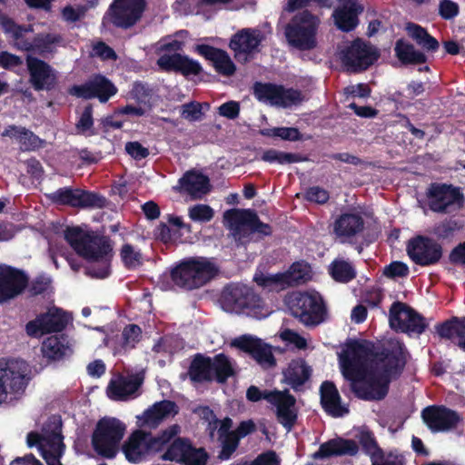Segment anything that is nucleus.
<instances>
[{"label": "nucleus", "mask_w": 465, "mask_h": 465, "mask_svg": "<svg viewBox=\"0 0 465 465\" xmlns=\"http://www.w3.org/2000/svg\"><path fill=\"white\" fill-rule=\"evenodd\" d=\"M410 358L405 343L398 338L388 339L378 347L368 340H350L341 359L342 374L345 379H351L369 370L381 371L389 363L393 365V359L399 361L400 369H405Z\"/></svg>", "instance_id": "1"}, {"label": "nucleus", "mask_w": 465, "mask_h": 465, "mask_svg": "<svg viewBox=\"0 0 465 465\" xmlns=\"http://www.w3.org/2000/svg\"><path fill=\"white\" fill-rule=\"evenodd\" d=\"M64 239L79 256L90 262L87 274L98 279L110 275L113 244L108 236L73 226L64 230Z\"/></svg>", "instance_id": "2"}, {"label": "nucleus", "mask_w": 465, "mask_h": 465, "mask_svg": "<svg viewBox=\"0 0 465 465\" xmlns=\"http://www.w3.org/2000/svg\"><path fill=\"white\" fill-rule=\"evenodd\" d=\"M394 360L393 366L389 363L383 371L369 370V371L362 372L361 375L357 374L351 379H347L351 381V390L355 396L361 400L370 401L383 400L389 392L390 383L398 380L405 370L400 369L399 361Z\"/></svg>", "instance_id": "3"}, {"label": "nucleus", "mask_w": 465, "mask_h": 465, "mask_svg": "<svg viewBox=\"0 0 465 465\" xmlns=\"http://www.w3.org/2000/svg\"><path fill=\"white\" fill-rule=\"evenodd\" d=\"M219 272L215 258L193 256L182 260L171 271V279L176 286L193 291L210 282Z\"/></svg>", "instance_id": "4"}, {"label": "nucleus", "mask_w": 465, "mask_h": 465, "mask_svg": "<svg viewBox=\"0 0 465 465\" xmlns=\"http://www.w3.org/2000/svg\"><path fill=\"white\" fill-rule=\"evenodd\" d=\"M220 303L223 311L263 319L270 314L263 299L244 284L230 283L222 291Z\"/></svg>", "instance_id": "5"}, {"label": "nucleus", "mask_w": 465, "mask_h": 465, "mask_svg": "<svg viewBox=\"0 0 465 465\" xmlns=\"http://www.w3.org/2000/svg\"><path fill=\"white\" fill-rule=\"evenodd\" d=\"M188 375L193 382L203 383L215 381L225 383L235 375L230 358L224 353L209 357L197 353L194 355L188 369Z\"/></svg>", "instance_id": "6"}, {"label": "nucleus", "mask_w": 465, "mask_h": 465, "mask_svg": "<svg viewBox=\"0 0 465 465\" xmlns=\"http://www.w3.org/2000/svg\"><path fill=\"white\" fill-rule=\"evenodd\" d=\"M223 223L240 244L248 242L252 233L262 236L272 234V226L262 223L252 209L232 208L227 210L223 213Z\"/></svg>", "instance_id": "7"}, {"label": "nucleus", "mask_w": 465, "mask_h": 465, "mask_svg": "<svg viewBox=\"0 0 465 465\" xmlns=\"http://www.w3.org/2000/svg\"><path fill=\"white\" fill-rule=\"evenodd\" d=\"M320 23L319 16L308 9L297 13L285 25L287 42L300 51L314 49L317 45L316 35Z\"/></svg>", "instance_id": "8"}, {"label": "nucleus", "mask_w": 465, "mask_h": 465, "mask_svg": "<svg viewBox=\"0 0 465 465\" xmlns=\"http://www.w3.org/2000/svg\"><path fill=\"white\" fill-rule=\"evenodd\" d=\"M125 430V425L116 418L101 419L91 437L94 452L104 459H114L119 452Z\"/></svg>", "instance_id": "9"}, {"label": "nucleus", "mask_w": 465, "mask_h": 465, "mask_svg": "<svg viewBox=\"0 0 465 465\" xmlns=\"http://www.w3.org/2000/svg\"><path fill=\"white\" fill-rule=\"evenodd\" d=\"M28 365L21 359H0V405L16 400L27 385Z\"/></svg>", "instance_id": "10"}, {"label": "nucleus", "mask_w": 465, "mask_h": 465, "mask_svg": "<svg viewBox=\"0 0 465 465\" xmlns=\"http://www.w3.org/2000/svg\"><path fill=\"white\" fill-rule=\"evenodd\" d=\"M286 304L291 314L307 326H315L323 321L325 306L318 293L294 292L287 296Z\"/></svg>", "instance_id": "11"}, {"label": "nucleus", "mask_w": 465, "mask_h": 465, "mask_svg": "<svg viewBox=\"0 0 465 465\" xmlns=\"http://www.w3.org/2000/svg\"><path fill=\"white\" fill-rule=\"evenodd\" d=\"M147 8V0H113L103 16L104 25L129 29L143 17Z\"/></svg>", "instance_id": "12"}, {"label": "nucleus", "mask_w": 465, "mask_h": 465, "mask_svg": "<svg viewBox=\"0 0 465 465\" xmlns=\"http://www.w3.org/2000/svg\"><path fill=\"white\" fill-rule=\"evenodd\" d=\"M389 322L392 330L410 337H419L429 327V322L422 314L399 301L394 302L390 308Z\"/></svg>", "instance_id": "13"}, {"label": "nucleus", "mask_w": 465, "mask_h": 465, "mask_svg": "<svg viewBox=\"0 0 465 465\" xmlns=\"http://www.w3.org/2000/svg\"><path fill=\"white\" fill-rule=\"evenodd\" d=\"M428 206L437 213H449L463 206L464 195L460 187L443 183H431L426 192Z\"/></svg>", "instance_id": "14"}, {"label": "nucleus", "mask_w": 465, "mask_h": 465, "mask_svg": "<svg viewBox=\"0 0 465 465\" xmlns=\"http://www.w3.org/2000/svg\"><path fill=\"white\" fill-rule=\"evenodd\" d=\"M380 57L379 51L361 38L354 39L341 51V60L347 71L353 74L366 71Z\"/></svg>", "instance_id": "15"}, {"label": "nucleus", "mask_w": 465, "mask_h": 465, "mask_svg": "<svg viewBox=\"0 0 465 465\" xmlns=\"http://www.w3.org/2000/svg\"><path fill=\"white\" fill-rule=\"evenodd\" d=\"M253 94L260 102L282 108L297 105L303 101L300 90L272 83L256 82L253 84Z\"/></svg>", "instance_id": "16"}, {"label": "nucleus", "mask_w": 465, "mask_h": 465, "mask_svg": "<svg viewBox=\"0 0 465 465\" xmlns=\"http://www.w3.org/2000/svg\"><path fill=\"white\" fill-rule=\"evenodd\" d=\"M54 204L74 208H103L106 199L101 194L78 188L62 187L46 194Z\"/></svg>", "instance_id": "17"}, {"label": "nucleus", "mask_w": 465, "mask_h": 465, "mask_svg": "<svg viewBox=\"0 0 465 465\" xmlns=\"http://www.w3.org/2000/svg\"><path fill=\"white\" fill-rule=\"evenodd\" d=\"M406 251L410 259L422 267L437 264L443 255L441 244L424 235H417L409 240Z\"/></svg>", "instance_id": "18"}, {"label": "nucleus", "mask_w": 465, "mask_h": 465, "mask_svg": "<svg viewBox=\"0 0 465 465\" xmlns=\"http://www.w3.org/2000/svg\"><path fill=\"white\" fill-rule=\"evenodd\" d=\"M144 378L143 371L128 375L118 373L110 380L107 385V397L113 401H121L136 399L142 394L141 387Z\"/></svg>", "instance_id": "19"}, {"label": "nucleus", "mask_w": 465, "mask_h": 465, "mask_svg": "<svg viewBox=\"0 0 465 465\" xmlns=\"http://www.w3.org/2000/svg\"><path fill=\"white\" fill-rule=\"evenodd\" d=\"M421 419L432 433L456 429L462 420L460 413L445 405H430L421 411Z\"/></svg>", "instance_id": "20"}, {"label": "nucleus", "mask_w": 465, "mask_h": 465, "mask_svg": "<svg viewBox=\"0 0 465 465\" xmlns=\"http://www.w3.org/2000/svg\"><path fill=\"white\" fill-rule=\"evenodd\" d=\"M116 93L117 87L114 83L101 74H95L85 83L69 89L71 95L85 100L97 98L101 103L108 102Z\"/></svg>", "instance_id": "21"}, {"label": "nucleus", "mask_w": 465, "mask_h": 465, "mask_svg": "<svg viewBox=\"0 0 465 465\" xmlns=\"http://www.w3.org/2000/svg\"><path fill=\"white\" fill-rule=\"evenodd\" d=\"M69 317L61 309L53 308L38 314L35 319L25 324V332L29 337L37 338L44 334L62 331L67 326Z\"/></svg>", "instance_id": "22"}, {"label": "nucleus", "mask_w": 465, "mask_h": 465, "mask_svg": "<svg viewBox=\"0 0 465 465\" xmlns=\"http://www.w3.org/2000/svg\"><path fill=\"white\" fill-rule=\"evenodd\" d=\"M28 286V275L10 265H0V303H5L21 295Z\"/></svg>", "instance_id": "23"}, {"label": "nucleus", "mask_w": 465, "mask_h": 465, "mask_svg": "<svg viewBox=\"0 0 465 465\" xmlns=\"http://www.w3.org/2000/svg\"><path fill=\"white\" fill-rule=\"evenodd\" d=\"M264 34L258 28H242L232 35L229 47L234 52V57L241 62L249 61V55L259 52V46L264 41Z\"/></svg>", "instance_id": "24"}, {"label": "nucleus", "mask_w": 465, "mask_h": 465, "mask_svg": "<svg viewBox=\"0 0 465 465\" xmlns=\"http://www.w3.org/2000/svg\"><path fill=\"white\" fill-rule=\"evenodd\" d=\"M365 226L362 215L358 212H344L336 217L331 224L332 234L340 243H352Z\"/></svg>", "instance_id": "25"}, {"label": "nucleus", "mask_w": 465, "mask_h": 465, "mask_svg": "<svg viewBox=\"0 0 465 465\" xmlns=\"http://www.w3.org/2000/svg\"><path fill=\"white\" fill-rule=\"evenodd\" d=\"M26 66L29 73V82L35 91H51L55 88L57 76L52 66L44 60L26 56Z\"/></svg>", "instance_id": "26"}, {"label": "nucleus", "mask_w": 465, "mask_h": 465, "mask_svg": "<svg viewBox=\"0 0 465 465\" xmlns=\"http://www.w3.org/2000/svg\"><path fill=\"white\" fill-rule=\"evenodd\" d=\"M233 344L241 351L248 353L263 369L268 370L276 365V359L272 347L261 339L251 336H241Z\"/></svg>", "instance_id": "27"}, {"label": "nucleus", "mask_w": 465, "mask_h": 465, "mask_svg": "<svg viewBox=\"0 0 465 465\" xmlns=\"http://www.w3.org/2000/svg\"><path fill=\"white\" fill-rule=\"evenodd\" d=\"M272 396L271 404L275 407V415L278 422L287 430L291 431L298 420L296 399L288 390L275 391Z\"/></svg>", "instance_id": "28"}, {"label": "nucleus", "mask_w": 465, "mask_h": 465, "mask_svg": "<svg viewBox=\"0 0 465 465\" xmlns=\"http://www.w3.org/2000/svg\"><path fill=\"white\" fill-rule=\"evenodd\" d=\"M157 64L163 72H174L184 77L199 75L203 72L198 61L181 54H163L158 58Z\"/></svg>", "instance_id": "29"}, {"label": "nucleus", "mask_w": 465, "mask_h": 465, "mask_svg": "<svg viewBox=\"0 0 465 465\" xmlns=\"http://www.w3.org/2000/svg\"><path fill=\"white\" fill-rule=\"evenodd\" d=\"M0 22L4 32L9 35L16 49L31 52L34 47V36H29L34 32L32 25H18L6 15H2Z\"/></svg>", "instance_id": "30"}, {"label": "nucleus", "mask_w": 465, "mask_h": 465, "mask_svg": "<svg viewBox=\"0 0 465 465\" xmlns=\"http://www.w3.org/2000/svg\"><path fill=\"white\" fill-rule=\"evenodd\" d=\"M358 452L359 445L355 440L336 437L322 443L312 457L315 460H323L331 457L355 456Z\"/></svg>", "instance_id": "31"}, {"label": "nucleus", "mask_w": 465, "mask_h": 465, "mask_svg": "<svg viewBox=\"0 0 465 465\" xmlns=\"http://www.w3.org/2000/svg\"><path fill=\"white\" fill-rule=\"evenodd\" d=\"M179 412V407L175 401L163 400L153 403L146 409L143 415L138 418L140 426H148L156 428L163 420L169 417H174Z\"/></svg>", "instance_id": "32"}, {"label": "nucleus", "mask_w": 465, "mask_h": 465, "mask_svg": "<svg viewBox=\"0 0 465 465\" xmlns=\"http://www.w3.org/2000/svg\"><path fill=\"white\" fill-rule=\"evenodd\" d=\"M363 12V6L356 0H348L341 6L337 7L332 17L338 29L344 33L353 31L359 25V15Z\"/></svg>", "instance_id": "33"}, {"label": "nucleus", "mask_w": 465, "mask_h": 465, "mask_svg": "<svg viewBox=\"0 0 465 465\" xmlns=\"http://www.w3.org/2000/svg\"><path fill=\"white\" fill-rule=\"evenodd\" d=\"M196 51L213 63L217 73L226 76H231L235 73L236 66L226 51L203 44L198 45Z\"/></svg>", "instance_id": "34"}, {"label": "nucleus", "mask_w": 465, "mask_h": 465, "mask_svg": "<svg viewBox=\"0 0 465 465\" xmlns=\"http://www.w3.org/2000/svg\"><path fill=\"white\" fill-rule=\"evenodd\" d=\"M320 394L322 409L331 417H342L349 413V409L341 405V398L332 381H323L320 387Z\"/></svg>", "instance_id": "35"}, {"label": "nucleus", "mask_w": 465, "mask_h": 465, "mask_svg": "<svg viewBox=\"0 0 465 465\" xmlns=\"http://www.w3.org/2000/svg\"><path fill=\"white\" fill-rule=\"evenodd\" d=\"M41 351L48 361H59L71 356L73 349L67 335L56 334L47 337L43 341Z\"/></svg>", "instance_id": "36"}, {"label": "nucleus", "mask_w": 465, "mask_h": 465, "mask_svg": "<svg viewBox=\"0 0 465 465\" xmlns=\"http://www.w3.org/2000/svg\"><path fill=\"white\" fill-rule=\"evenodd\" d=\"M145 440V432L141 430L134 431L129 436L122 447V450L128 461L139 463L146 459L148 452Z\"/></svg>", "instance_id": "37"}, {"label": "nucleus", "mask_w": 465, "mask_h": 465, "mask_svg": "<svg viewBox=\"0 0 465 465\" xmlns=\"http://www.w3.org/2000/svg\"><path fill=\"white\" fill-rule=\"evenodd\" d=\"M181 188L193 197L207 193L210 190V180L208 176L195 171L186 172L179 179Z\"/></svg>", "instance_id": "38"}, {"label": "nucleus", "mask_w": 465, "mask_h": 465, "mask_svg": "<svg viewBox=\"0 0 465 465\" xmlns=\"http://www.w3.org/2000/svg\"><path fill=\"white\" fill-rule=\"evenodd\" d=\"M395 56L404 65H417L427 62V56L424 53L415 49L414 45L403 38L396 41L394 45Z\"/></svg>", "instance_id": "39"}, {"label": "nucleus", "mask_w": 465, "mask_h": 465, "mask_svg": "<svg viewBox=\"0 0 465 465\" xmlns=\"http://www.w3.org/2000/svg\"><path fill=\"white\" fill-rule=\"evenodd\" d=\"M180 432V427L177 424L169 426L162 430L158 435L153 436L150 432H145L146 448L148 456L166 450L168 443Z\"/></svg>", "instance_id": "40"}, {"label": "nucleus", "mask_w": 465, "mask_h": 465, "mask_svg": "<svg viewBox=\"0 0 465 465\" xmlns=\"http://www.w3.org/2000/svg\"><path fill=\"white\" fill-rule=\"evenodd\" d=\"M406 30L409 36L424 50L434 53L439 49V41L430 35L427 29L421 25L414 23H408Z\"/></svg>", "instance_id": "41"}, {"label": "nucleus", "mask_w": 465, "mask_h": 465, "mask_svg": "<svg viewBox=\"0 0 465 465\" xmlns=\"http://www.w3.org/2000/svg\"><path fill=\"white\" fill-rule=\"evenodd\" d=\"M63 36L60 34L39 33L34 35V47L31 52H35L41 56L56 52V47L62 44Z\"/></svg>", "instance_id": "42"}, {"label": "nucleus", "mask_w": 465, "mask_h": 465, "mask_svg": "<svg viewBox=\"0 0 465 465\" xmlns=\"http://www.w3.org/2000/svg\"><path fill=\"white\" fill-rule=\"evenodd\" d=\"M356 440L363 453L370 457L371 461L382 457L383 450L380 447L374 433L369 428H361L356 434Z\"/></svg>", "instance_id": "43"}, {"label": "nucleus", "mask_w": 465, "mask_h": 465, "mask_svg": "<svg viewBox=\"0 0 465 465\" xmlns=\"http://www.w3.org/2000/svg\"><path fill=\"white\" fill-rule=\"evenodd\" d=\"M191 444L192 441L188 438L174 437L161 455V460L174 461L181 465Z\"/></svg>", "instance_id": "44"}, {"label": "nucleus", "mask_w": 465, "mask_h": 465, "mask_svg": "<svg viewBox=\"0 0 465 465\" xmlns=\"http://www.w3.org/2000/svg\"><path fill=\"white\" fill-rule=\"evenodd\" d=\"M64 448L62 434L52 432L48 440V449L43 450L41 455L47 465H63L60 459Z\"/></svg>", "instance_id": "45"}, {"label": "nucleus", "mask_w": 465, "mask_h": 465, "mask_svg": "<svg viewBox=\"0 0 465 465\" xmlns=\"http://www.w3.org/2000/svg\"><path fill=\"white\" fill-rule=\"evenodd\" d=\"M436 331L445 339L458 337L460 341L465 339V317H452L442 323L436 325Z\"/></svg>", "instance_id": "46"}, {"label": "nucleus", "mask_w": 465, "mask_h": 465, "mask_svg": "<svg viewBox=\"0 0 465 465\" xmlns=\"http://www.w3.org/2000/svg\"><path fill=\"white\" fill-rule=\"evenodd\" d=\"M331 277L337 282L347 283L356 278V271L352 264L343 259H335L329 266Z\"/></svg>", "instance_id": "47"}, {"label": "nucleus", "mask_w": 465, "mask_h": 465, "mask_svg": "<svg viewBox=\"0 0 465 465\" xmlns=\"http://www.w3.org/2000/svg\"><path fill=\"white\" fill-rule=\"evenodd\" d=\"M260 134L264 137L280 139L282 141L297 142L303 140V135L296 127H272L260 130Z\"/></svg>", "instance_id": "48"}, {"label": "nucleus", "mask_w": 465, "mask_h": 465, "mask_svg": "<svg viewBox=\"0 0 465 465\" xmlns=\"http://www.w3.org/2000/svg\"><path fill=\"white\" fill-rule=\"evenodd\" d=\"M262 160L270 163H277L279 164H288L293 163H302L307 160L306 156L300 153H285L276 149H268L262 154Z\"/></svg>", "instance_id": "49"}, {"label": "nucleus", "mask_w": 465, "mask_h": 465, "mask_svg": "<svg viewBox=\"0 0 465 465\" xmlns=\"http://www.w3.org/2000/svg\"><path fill=\"white\" fill-rule=\"evenodd\" d=\"M288 276V285H299L304 283L311 279V268L307 263L293 262L289 271L285 272Z\"/></svg>", "instance_id": "50"}, {"label": "nucleus", "mask_w": 465, "mask_h": 465, "mask_svg": "<svg viewBox=\"0 0 465 465\" xmlns=\"http://www.w3.org/2000/svg\"><path fill=\"white\" fill-rule=\"evenodd\" d=\"M312 370L305 363L291 365L289 369V382L293 389L303 385L310 378Z\"/></svg>", "instance_id": "51"}, {"label": "nucleus", "mask_w": 465, "mask_h": 465, "mask_svg": "<svg viewBox=\"0 0 465 465\" xmlns=\"http://www.w3.org/2000/svg\"><path fill=\"white\" fill-rule=\"evenodd\" d=\"M121 260L127 269H134L143 264L142 253L135 251L130 243H125L120 251Z\"/></svg>", "instance_id": "52"}, {"label": "nucleus", "mask_w": 465, "mask_h": 465, "mask_svg": "<svg viewBox=\"0 0 465 465\" xmlns=\"http://www.w3.org/2000/svg\"><path fill=\"white\" fill-rule=\"evenodd\" d=\"M210 455L203 447L196 448L191 444L181 465H207Z\"/></svg>", "instance_id": "53"}, {"label": "nucleus", "mask_w": 465, "mask_h": 465, "mask_svg": "<svg viewBox=\"0 0 465 465\" xmlns=\"http://www.w3.org/2000/svg\"><path fill=\"white\" fill-rule=\"evenodd\" d=\"M51 288L52 281L50 277L45 274H40L34 278L31 282L28 281V286L26 290L30 297H35L48 292V290Z\"/></svg>", "instance_id": "54"}, {"label": "nucleus", "mask_w": 465, "mask_h": 465, "mask_svg": "<svg viewBox=\"0 0 465 465\" xmlns=\"http://www.w3.org/2000/svg\"><path fill=\"white\" fill-rule=\"evenodd\" d=\"M188 215L192 221L204 223L213 218L214 211L207 204L197 203L189 207Z\"/></svg>", "instance_id": "55"}, {"label": "nucleus", "mask_w": 465, "mask_h": 465, "mask_svg": "<svg viewBox=\"0 0 465 465\" xmlns=\"http://www.w3.org/2000/svg\"><path fill=\"white\" fill-rule=\"evenodd\" d=\"M287 275L285 272H279L276 274H270V275H264L262 273L261 274H255L254 275V282L262 287H272V286H281L285 287L288 285V280Z\"/></svg>", "instance_id": "56"}, {"label": "nucleus", "mask_w": 465, "mask_h": 465, "mask_svg": "<svg viewBox=\"0 0 465 465\" xmlns=\"http://www.w3.org/2000/svg\"><path fill=\"white\" fill-rule=\"evenodd\" d=\"M142 329L136 324L126 325L122 331V347L124 349H133L140 341Z\"/></svg>", "instance_id": "57"}, {"label": "nucleus", "mask_w": 465, "mask_h": 465, "mask_svg": "<svg viewBox=\"0 0 465 465\" xmlns=\"http://www.w3.org/2000/svg\"><path fill=\"white\" fill-rule=\"evenodd\" d=\"M220 439L222 440V450L218 455V458L222 460H229L237 450L240 439L232 431Z\"/></svg>", "instance_id": "58"}, {"label": "nucleus", "mask_w": 465, "mask_h": 465, "mask_svg": "<svg viewBox=\"0 0 465 465\" xmlns=\"http://www.w3.org/2000/svg\"><path fill=\"white\" fill-rule=\"evenodd\" d=\"M460 228V226L457 221L452 219H445L444 221L435 224L432 229V233L439 239H447Z\"/></svg>", "instance_id": "59"}, {"label": "nucleus", "mask_w": 465, "mask_h": 465, "mask_svg": "<svg viewBox=\"0 0 465 465\" xmlns=\"http://www.w3.org/2000/svg\"><path fill=\"white\" fill-rule=\"evenodd\" d=\"M18 142L25 151H35L41 148L44 143L42 139L25 127L23 128L22 134L19 135Z\"/></svg>", "instance_id": "60"}, {"label": "nucleus", "mask_w": 465, "mask_h": 465, "mask_svg": "<svg viewBox=\"0 0 465 465\" xmlns=\"http://www.w3.org/2000/svg\"><path fill=\"white\" fill-rule=\"evenodd\" d=\"M94 107L91 104H87L77 123L75 124V128L78 134H84L88 131H91L94 126V118H93Z\"/></svg>", "instance_id": "61"}, {"label": "nucleus", "mask_w": 465, "mask_h": 465, "mask_svg": "<svg viewBox=\"0 0 465 465\" xmlns=\"http://www.w3.org/2000/svg\"><path fill=\"white\" fill-rule=\"evenodd\" d=\"M371 462V465H405L404 457L397 450H383L381 458H376Z\"/></svg>", "instance_id": "62"}, {"label": "nucleus", "mask_w": 465, "mask_h": 465, "mask_svg": "<svg viewBox=\"0 0 465 465\" xmlns=\"http://www.w3.org/2000/svg\"><path fill=\"white\" fill-rule=\"evenodd\" d=\"M305 199L311 203L324 204L329 201L330 193L320 186H312L306 190Z\"/></svg>", "instance_id": "63"}, {"label": "nucleus", "mask_w": 465, "mask_h": 465, "mask_svg": "<svg viewBox=\"0 0 465 465\" xmlns=\"http://www.w3.org/2000/svg\"><path fill=\"white\" fill-rule=\"evenodd\" d=\"M90 9L86 5H77L75 8L68 5L62 10L63 19L66 22L75 23L85 15L87 10Z\"/></svg>", "instance_id": "64"}]
</instances>
